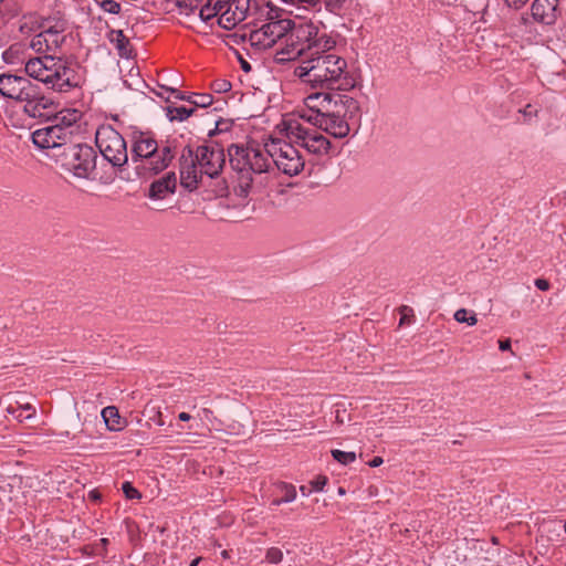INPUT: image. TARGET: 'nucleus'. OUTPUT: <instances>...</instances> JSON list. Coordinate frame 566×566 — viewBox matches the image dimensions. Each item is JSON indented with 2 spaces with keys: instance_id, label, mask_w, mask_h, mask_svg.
<instances>
[{
  "instance_id": "nucleus-33",
  "label": "nucleus",
  "mask_w": 566,
  "mask_h": 566,
  "mask_svg": "<svg viewBox=\"0 0 566 566\" xmlns=\"http://www.w3.org/2000/svg\"><path fill=\"white\" fill-rule=\"evenodd\" d=\"M265 558L270 564H279L283 559V552L277 547H270L266 551Z\"/></svg>"
},
{
  "instance_id": "nucleus-23",
  "label": "nucleus",
  "mask_w": 566,
  "mask_h": 566,
  "mask_svg": "<svg viewBox=\"0 0 566 566\" xmlns=\"http://www.w3.org/2000/svg\"><path fill=\"white\" fill-rule=\"evenodd\" d=\"M7 412L13 415L19 421L32 418L35 415V409L30 403H19L17 406L9 405Z\"/></svg>"
},
{
  "instance_id": "nucleus-16",
  "label": "nucleus",
  "mask_w": 566,
  "mask_h": 566,
  "mask_svg": "<svg viewBox=\"0 0 566 566\" xmlns=\"http://www.w3.org/2000/svg\"><path fill=\"white\" fill-rule=\"evenodd\" d=\"M533 18L543 24H554L558 17V0H534Z\"/></svg>"
},
{
  "instance_id": "nucleus-54",
  "label": "nucleus",
  "mask_w": 566,
  "mask_h": 566,
  "mask_svg": "<svg viewBox=\"0 0 566 566\" xmlns=\"http://www.w3.org/2000/svg\"><path fill=\"white\" fill-rule=\"evenodd\" d=\"M565 532H566V522H565Z\"/></svg>"
},
{
  "instance_id": "nucleus-32",
  "label": "nucleus",
  "mask_w": 566,
  "mask_h": 566,
  "mask_svg": "<svg viewBox=\"0 0 566 566\" xmlns=\"http://www.w3.org/2000/svg\"><path fill=\"white\" fill-rule=\"evenodd\" d=\"M189 102L197 107H208L212 104V96L210 94H196Z\"/></svg>"
},
{
  "instance_id": "nucleus-53",
  "label": "nucleus",
  "mask_w": 566,
  "mask_h": 566,
  "mask_svg": "<svg viewBox=\"0 0 566 566\" xmlns=\"http://www.w3.org/2000/svg\"><path fill=\"white\" fill-rule=\"evenodd\" d=\"M220 124H221V123H218V124L216 125V129H218V130H222V129H223V128H220V127H219V126H220Z\"/></svg>"
},
{
  "instance_id": "nucleus-12",
  "label": "nucleus",
  "mask_w": 566,
  "mask_h": 566,
  "mask_svg": "<svg viewBox=\"0 0 566 566\" xmlns=\"http://www.w3.org/2000/svg\"><path fill=\"white\" fill-rule=\"evenodd\" d=\"M193 157L203 172L209 178H216L223 169L226 155L218 146L201 145L193 151Z\"/></svg>"
},
{
  "instance_id": "nucleus-20",
  "label": "nucleus",
  "mask_w": 566,
  "mask_h": 566,
  "mask_svg": "<svg viewBox=\"0 0 566 566\" xmlns=\"http://www.w3.org/2000/svg\"><path fill=\"white\" fill-rule=\"evenodd\" d=\"M290 33L284 36L285 45L276 51L274 55V60L277 63H284L289 61H295L298 57H302V60L305 59L304 49L298 46L296 42H294L292 39H289Z\"/></svg>"
},
{
  "instance_id": "nucleus-28",
  "label": "nucleus",
  "mask_w": 566,
  "mask_h": 566,
  "mask_svg": "<svg viewBox=\"0 0 566 566\" xmlns=\"http://www.w3.org/2000/svg\"><path fill=\"white\" fill-rule=\"evenodd\" d=\"M30 49H32L38 55H49L50 53L45 49L44 39L40 33L33 35L29 43Z\"/></svg>"
},
{
  "instance_id": "nucleus-6",
  "label": "nucleus",
  "mask_w": 566,
  "mask_h": 566,
  "mask_svg": "<svg viewBox=\"0 0 566 566\" xmlns=\"http://www.w3.org/2000/svg\"><path fill=\"white\" fill-rule=\"evenodd\" d=\"M228 151L231 167L240 175L237 193L245 198L254 181L252 175L266 172L271 166V161L269 160L270 156L266 153V143L263 149L231 145Z\"/></svg>"
},
{
  "instance_id": "nucleus-22",
  "label": "nucleus",
  "mask_w": 566,
  "mask_h": 566,
  "mask_svg": "<svg viewBox=\"0 0 566 566\" xmlns=\"http://www.w3.org/2000/svg\"><path fill=\"white\" fill-rule=\"evenodd\" d=\"M102 417L109 430L118 431L123 429L125 421L119 416L118 409L116 407H105L102 410Z\"/></svg>"
},
{
  "instance_id": "nucleus-44",
  "label": "nucleus",
  "mask_w": 566,
  "mask_h": 566,
  "mask_svg": "<svg viewBox=\"0 0 566 566\" xmlns=\"http://www.w3.org/2000/svg\"><path fill=\"white\" fill-rule=\"evenodd\" d=\"M179 420L181 421H189L191 419V416L187 412H180L178 415Z\"/></svg>"
},
{
  "instance_id": "nucleus-45",
  "label": "nucleus",
  "mask_w": 566,
  "mask_h": 566,
  "mask_svg": "<svg viewBox=\"0 0 566 566\" xmlns=\"http://www.w3.org/2000/svg\"><path fill=\"white\" fill-rule=\"evenodd\" d=\"M282 503H285L284 501H281V496L277 495V497L273 499L272 502H271V505L273 506H279L281 505Z\"/></svg>"
},
{
  "instance_id": "nucleus-46",
  "label": "nucleus",
  "mask_w": 566,
  "mask_h": 566,
  "mask_svg": "<svg viewBox=\"0 0 566 566\" xmlns=\"http://www.w3.org/2000/svg\"><path fill=\"white\" fill-rule=\"evenodd\" d=\"M90 497H92L93 500H98L99 495L97 494L96 491H91L90 492Z\"/></svg>"
},
{
  "instance_id": "nucleus-27",
  "label": "nucleus",
  "mask_w": 566,
  "mask_h": 566,
  "mask_svg": "<svg viewBox=\"0 0 566 566\" xmlns=\"http://www.w3.org/2000/svg\"><path fill=\"white\" fill-rule=\"evenodd\" d=\"M78 115L76 111L70 112L65 115L57 116L54 119V124L59 126H67L70 128L71 138L73 137L75 130H76V122H77Z\"/></svg>"
},
{
  "instance_id": "nucleus-15",
  "label": "nucleus",
  "mask_w": 566,
  "mask_h": 566,
  "mask_svg": "<svg viewBox=\"0 0 566 566\" xmlns=\"http://www.w3.org/2000/svg\"><path fill=\"white\" fill-rule=\"evenodd\" d=\"M203 172H200V167L193 157L191 149L187 154H182L180 159V182L188 190L192 191L198 188Z\"/></svg>"
},
{
  "instance_id": "nucleus-36",
  "label": "nucleus",
  "mask_w": 566,
  "mask_h": 566,
  "mask_svg": "<svg viewBox=\"0 0 566 566\" xmlns=\"http://www.w3.org/2000/svg\"><path fill=\"white\" fill-rule=\"evenodd\" d=\"M20 50H21V46L19 44L11 45L3 53L4 61L8 63H13L14 57L19 54Z\"/></svg>"
},
{
  "instance_id": "nucleus-51",
  "label": "nucleus",
  "mask_w": 566,
  "mask_h": 566,
  "mask_svg": "<svg viewBox=\"0 0 566 566\" xmlns=\"http://www.w3.org/2000/svg\"><path fill=\"white\" fill-rule=\"evenodd\" d=\"M405 322H407V318H406V316H402L400 319V324H403Z\"/></svg>"
},
{
  "instance_id": "nucleus-9",
  "label": "nucleus",
  "mask_w": 566,
  "mask_h": 566,
  "mask_svg": "<svg viewBox=\"0 0 566 566\" xmlns=\"http://www.w3.org/2000/svg\"><path fill=\"white\" fill-rule=\"evenodd\" d=\"M95 143L103 157L113 166L120 167L127 163L126 142L111 125H102L97 128Z\"/></svg>"
},
{
  "instance_id": "nucleus-41",
  "label": "nucleus",
  "mask_w": 566,
  "mask_h": 566,
  "mask_svg": "<svg viewBox=\"0 0 566 566\" xmlns=\"http://www.w3.org/2000/svg\"><path fill=\"white\" fill-rule=\"evenodd\" d=\"M499 348L503 352L511 349V340L507 339H501L499 340Z\"/></svg>"
},
{
  "instance_id": "nucleus-48",
  "label": "nucleus",
  "mask_w": 566,
  "mask_h": 566,
  "mask_svg": "<svg viewBox=\"0 0 566 566\" xmlns=\"http://www.w3.org/2000/svg\"><path fill=\"white\" fill-rule=\"evenodd\" d=\"M242 67H243V70H245V71H249V70H250V65H249L247 62H243V63H242Z\"/></svg>"
},
{
  "instance_id": "nucleus-10",
  "label": "nucleus",
  "mask_w": 566,
  "mask_h": 566,
  "mask_svg": "<svg viewBox=\"0 0 566 566\" xmlns=\"http://www.w3.org/2000/svg\"><path fill=\"white\" fill-rule=\"evenodd\" d=\"M293 29L291 19H280L262 23L249 33L248 42L258 51L272 48L277 41L283 40Z\"/></svg>"
},
{
  "instance_id": "nucleus-19",
  "label": "nucleus",
  "mask_w": 566,
  "mask_h": 566,
  "mask_svg": "<svg viewBox=\"0 0 566 566\" xmlns=\"http://www.w3.org/2000/svg\"><path fill=\"white\" fill-rule=\"evenodd\" d=\"M41 34L44 39L45 49L48 52L57 55L66 39L65 34L63 33V29L55 24L54 27H50L41 31Z\"/></svg>"
},
{
  "instance_id": "nucleus-25",
  "label": "nucleus",
  "mask_w": 566,
  "mask_h": 566,
  "mask_svg": "<svg viewBox=\"0 0 566 566\" xmlns=\"http://www.w3.org/2000/svg\"><path fill=\"white\" fill-rule=\"evenodd\" d=\"M276 494L281 496V501L291 503L296 499V489L293 484L280 482L275 486Z\"/></svg>"
},
{
  "instance_id": "nucleus-29",
  "label": "nucleus",
  "mask_w": 566,
  "mask_h": 566,
  "mask_svg": "<svg viewBox=\"0 0 566 566\" xmlns=\"http://www.w3.org/2000/svg\"><path fill=\"white\" fill-rule=\"evenodd\" d=\"M454 319L459 323H467L469 326H473L478 323L475 314L465 308L458 310L454 313Z\"/></svg>"
},
{
  "instance_id": "nucleus-14",
  "label": "nucleus",
  "mask_w": 566,
  "mask_h": 566,
  "mask_svg": "<svg viewBox=\"0 0 566 566\" xmlns=\"http://www.w3.org/2000/svg\"><path fill=\"white\" fill-rule=\"evenodd\" d=\"M227 2L224 10L220 13V20L217 22L221 28L232 30L249 17L251 3L250 0H229Z\"/></svg>"
},
{
  "instance_id": "nucleus-35",
  "label": "nucleus",
  "mask_w": 566,
  "mask_h": 566,
  "mask_svg": "<svg viewBox=\"0 0 566 566\" xmlns=\"http://www.w3.org/2000/svg\"><path fill=\"white\" fill-rule=\"evenodd\" d=\"M101 8L108 13L117 14L120 11V4L114 0H102Z\"/></svg>"
},
{
  "instance_id": "nucleus-11",
  "label": "nucleus",
  "mask_w": 566,
  "mask_h": 566,
  "mask_svg": "<svg viewBox=\"0 0 566 566\" xmlns=\"http://www.w3.org/2000/svg\"><path fill=\"white\" fill-rule=\"evenodd\" d=\"M95 150L88 145H74L65 156L64 167L77 178L93 179L96 170Z\"/></svg>"
},
{
  "instance_id": "nucleus-52",
  "label": "nucleus",
  "mask_w": 566,
  "mask_h": 566,
  "mask_svg": "<svg viewBox=\"0 0 566 566\" xmlns=\"http://www.w3.org/2000/svg\"><path fill=\"white\" fill-rule=\"evenodd\" d=\"M405 322H407V318H406V316H402L400 319V324H403Z\"/></svg>"
},
{
  "instance_id": "nucleus-31",
  "label": "nucleus",
  "mask_w": 566,
  "mask_h": 566,
  "mask_svg": "<svg viewBox=\"0 0 566 566\" xmlns=\"http://www.w3.org/2000/svg\"><path fill=\"white\" fill-rule=\"evenodd\" d=\"M202 0H177V6L181 12L190 14L193 12Z\"/></svg>"
},
{
  "instance_id": "nucleus-5",
  "label": "nucleus",
  "mask_w": 566,
  "mask_h": 566,
  "mask_svg": "<svg viewBox=\"0 0 566 566\" xmlns=\"http://www.w3.org/2000/svg\"><path fill=\"white\" fill-rule=\"evenodd\" d=\"M25 75L55 92H69L78 85V76L66 59L49 54L31 56L24 62Z\"/></svg>"
},
{
  "instance_id": "nucleus-13",
  "label": "nucleus",
  "mask_w": 566,
  "mask_h": 566,
  "mask_svg": "<svg viewBox=\"0 0 566 566\" xmlns=\"http://www.w3.org/2000/svg\"><path fill=\"white\" fill-rule=\"evenodd\" d=\"M32 142L43 149L60 147L71 142L70 128L56 124L39 128L32 133Z\"/></svg>"
},
{
  "instance_id": "nucleus-26",
  "label": "nucleus",
  "mask_w": 566,
  "mask_h": 566,
  "mask_svg": "<svg viewBox=\"0 0 566 566\" xmlns=\"http://www.w3.org/2000/svg\"><path fill=\"white\" fill-rule=\"evenodd\" d=\"M326 483H327V476L318 475L313 481H311L308 485H302L300 488V491H301L302 495L308 496L313 492L323 491Z\"/></svg>"
},
{
  "instance_id": "nucleus-30",
  "label": "nucleus",
  "mask_w": 566,
  "mask_h": 566,
  "mask_svg": "<svg viewBox=\"0 0 566 566\" xmlns=\"http://www.w3.org/2000/svg\"><path fill=\"white\" fill-rule=\"evenodd\" d=\"M332 457L343 465H347L353 463L356 460L355 452H346L338 449H334L331 451Z\"/></svg>"
},
{
  "instance_id": "nucleus-24",
  "label": "nucleus",
  "mask_w": 566,
  "mask_h": 566,
  "mask_svg": "<svg viewBox=\"0 0 566 566\" xmlns=\"http://www.w3.org/2000/svg\"><path fill=\"white\" fill-rule=\"evenodd\" d=\"M195 112L193 107L186 106H177V105H168L166 107V115L169 120H179L182 122L192 115Z\"/></svg>"
},
{
  "instance_id": "nucleus-37",
  "label": "nucleus",
  "mask_w": 566,
  "mask_h": 566,
  "mask_svg": "<svg viewBox=\"0 0 566 566\" xmlns=\"http://www.w3.org/2000/svg\"><path fill=\"white\" fill-rule=\"evenodd\" d=\"M212 87L216 92L223 93L231 88V84L226 80H219L213 82Z\"/></svg>"
},
{
  "instance_id": "nucleus-3",
  "label": "nucleus",
  "mask_w": 566,
  "mask_h": 566,
  "mask_svg": "<svg viewBox=\"0 0 566 566\" xmlns=\"http://www.w3.org/2000/svg\"><path fill=\"white\" fill-rule=\"evenodd\" d=\"M294 75L315 90L338 91L347 82V62L332 51L311 55L294 67Z\"/></svg>"
},
{
  "instance_id": "nucleus-47",
  "label": "nucleus",
  "mask_w": 566,
  "mask_h": 566,
  "mask_svg": "<svg viewBox=\"0 0 566 566\" xmlns=\"http://www.w3.org/2000/svg\"><path fill=\"white\" fill-rule=\"evenodd\" d=\"M200 560H201V558H200V557L195 558V559L191 562L190 566H197V565L199 564V562H200Z\"/></svg>"
},
{
  "instance_id": "nucleus-2",
  "label": "nucleus",
  "mask_w": 566,
  "mask_h": 566,
  "mask_svg": "<svg viewBox=\"0 0 566 566\" xmlns=\"http://www.w3.org/2000/svg\"><path fill=\"white\" fill-rule=\"evenodd\" d=\"M305 105L311 111L308 116L301 117L336 138L346 137L352 124H359V103L345 94L318 92L305 98Z\"/></svg>"
},
{
  "instance_id": "nucleus-1",
  "label": "nucleus",
  "mask_w": 566,
  "mask_h": 566,
  "mask_svg": "<svg viewBox=\"0 0 566 566\" xmlns=\"http://www.w3.org/2000/svg\"><path fill=\"white\" fill-rule=\"evenodd\" d=\"M280 127L285 139L270 138L266 153L277 170L287 176H296L305 167V159L296 146L318 157L327 155L331 149V142L322 132L297 118L284 119Z\"/></svg>"
},
{
  "instance_id": "nucleus-34",
  "label": "nucleus",
  "mask_w": 566,
  "mask_h": 566,
  "mask_svg": "<svg viewBox=\"0 0 566 566\" xmlns=\"http://www.w3.org/2000/svg\"><path fill=\"white\" fill-rule=\"evenodd\" d=\"M122 491L125 494L126 499H128V500H135V499L142 497L140 492L137 489H135L130 482H124L122 484Z\"/></svg>"
},
{
  "instance_id": "nucleus-8",
  "label": "nucleus",
  "mask_w": 566,
  "mask_h": 566,
  "mask_svg": "<svg viewBox=\"0 0 566 566\" xmlns=\"http://www.w3.org/2000/svg\"><path fill=\"white\" fill-rule=\"evenodd\" d=\"M289 39L304 49L305 59L323 51H332L336 46L335 38L326 32L321 22L305 21L296 24L293 21Z\"/></svg>"
},
{
  "instance_id": "nucleus-4",
  "label": "nucleus",
  "mask_w": 566,
  "mask_h": 566,
  "mask_svg": "<svg viewBox=\"0 0 566 566\" xmlns=\"http://www.w3.org/2000/svg\"><path fill=\"white\" fill-rule=\"evenodd\" d=\"M0 95L20 106L30 118H42L54 109V101L30 77L12 72L0 73Z\"/></svg>"
},
{
  "instance_id": "nucleus-42",
  "label": "nucleus",
  "mask_w": 566,
  "mask_h": 566,
  "mask_svg": "<svg viewBox=\"0 0 566 566\" xmlns=\"http://www.w3.org/2000/svg\"><path fill=\"white\" fill-rule=\"evenodd\" d=\"M382 459L380 457H375L370 462H369V465L371 468H376V467H379L380 464H382Z\"/></svg>"
},
{
  "instance_id": "nucleus-7",
  "label": "nucleus",
  "mask_w": 566,
  "mask_h": 566,
  "mask_svg": "<svg viewBox=\"0 0 566 566\" xmlns=\"http://www.w3.org/2000/svg\"><path fill=\"white\" fill-rule=\"evenodd\" d=\"M175 157L170 145L159 146L157 140L147 133H139L134 136L132 146V160L137 169L158 174L166 169Z\"/></svg>"
},
{
  "instance_id": "nucleus-43",
  "label": "nucleus",
  "mask_w": 566,
  "mask_h": 566,
  "mask_svg": "<svg viewBox=\"0 0 566 566\" xmlns=\"http://www.w3.org/2000/svg\"><path fill=\"white\" fill-rule=\"evenodd\" d=\"M166 90H167V91H169V92H171V93H174V94H176V97H177V98H179V99H187V97H186L185 95H182V94L178 93V91H177V90H175V88H166ZM189 99H191V98H190V97H188V101H189Z\"/></svg>"
},
{
  "instance_id": "nucleus-49",
  "label": "nucleus",
  "mask_w": 566,
  "mask_h": 566,
  "mask_svg": "<svg viewBox=\"0 0 566 566\" xmlns=\"http://www.w3.org/2000/svg\"><path fill=\"white\" fill-rule=\"evenodd\" d=\"M338 494H339V495H344V494H345V490H344L343 488H339V489H338Z\"/></svg>"
},
{
  "instance_id": "nucleus-38",
  "label": "nucleus",
  "mask_w": 566,
  "mask_h": 566,
  "mask_svg": "<svg viewBox=\"0 0 566 566\" xmlns=\"http://www.w3.org/2000/svg\"><path fill=\"white\" fill-rule=\"evenodd\" d=\"M520 112L526 117V119H532L537 116V109L534 108L531 104H527L524 108L520 109Z\"/></svg>"
},
{
  "instance_id": "nucleus-40",
  "label": "nucleus",
  "mask_w": 566,
  "mask_h": 566,
  "mask_svg": "<svg viewBox=\"0 0 566 566\" xmlns=\"http://www.w3.org/2000/svg\"><path fill=\"white\" fill-rule=\"evenodd\" d=\"M535 286L541 291H547L549 289V282L545 279H536Z\"/></svg>"
},
{
  "instance_id": "nucleus-39",
  "label": "nucleus",
  "mask_w": 566,
  "mask_h": 566,
  "mask_svg": "<svg viewBox=\"0 0 566 566\" xmlns=\"http://www.w3.org/2000/svg\"><path fill=\"white\" fill-rule=\"evenodd\" d=\"M528 0H504L505 4L510 8L520 9L522 8Z\"/></svg>"
},
{
  "instance_id": "nucleus-18",
  "label": "nucleus",
  "mask_w": 566,
  "mask_h": 566,
  "mask_svg": "<svg viewBox=\"0 0 566 566\" xmlns=\"http://www.w3.org/2000/svg\"><path fill=\"white\" fill-rule=\"evenodd\" d=\"M177 179L174 172H168L164 177L155 180L148 191L150 199L160 200L166 198L168 195L174 193L176 190Z\"/></svg>"
},
{
  "instance_id": "nucleus-50",
  "label": "nucleus",
  "mask_w": 566,
  "mask_h": 566,
  "mask_svg": "<svg viewBox=\"0 0 566 566\" xmlns=\"http://www.w3.org/2000/svg\"><path fill=\"white\" fill-rule=\"evenodd\" d=\"M101 542L103 543V545H106L108 543V539L107 538H102Z\"/></svg>"
},
{
  "instance_id": "nucleus-17",
  "label": "nucleus",
  "mask_w": 566,
  "mask_h": 566,
  "mask_svg": "<svg viewBox=\"0 0 566 566\" xmlns=\"http://www.w3.org/2000/svg\"><path fill=\"white\" fill-rule=\"evenodd\" d=\"M250 12L249 17L253 18V22L256 24L258 22L265 23L269 21L280 20L279 18V9L275 8L266 0H250Z\"/></svg>"
},
{
  "instance_id": "nucleus-21",
  "label": "nucleus",
  "mask_w": 566,
  "mask_h": 566,
  "mask_svg": "<svg viewBox=\"0 0 566 566\" xmlns=\"http://www.w3.org/2000/svg\"><path fill=\"white\" fill-rule=\"evenodd\" d=\"M293 4H300L305 9L319 11L324 3L325 9L331 13H338L347 0H284Z\"/></svg>"
},
{
  "instance_id": "nucleus-55",
  "label": "nucleus",
  "mask_w": 566,
  "mask_h": 566,
  "mask_svg": "<svg viewBox=\"0 0 566 566\" xmlns=\"http://www.w3.org/2000/svg\"><path fill=\"white\" fill-rule=\"evenodd\" d=\"M3 0H0V3L2 2Z\"/></svg>"
}]
</instances>
